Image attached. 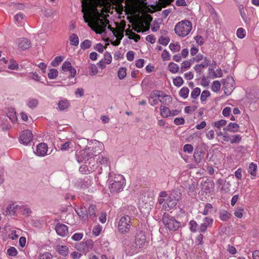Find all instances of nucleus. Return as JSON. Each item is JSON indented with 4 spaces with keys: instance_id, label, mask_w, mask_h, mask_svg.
<instances>
[{
    "instance_id": "1",
    "label": "nucleus",
    "mask_w": 259,
    "mask_h": 259,
    "mask_svg": "<svg viewBox=\"0 0 259 259\" xmlns=\"http://www.w3.org/2000/svg\"><path fill=\"white\" fill-rule=\"evenodd\" d=\"M108 181L111 192L117 193L121 191L125 184V180L122 175L112 172L109 173Z\"/></svg>"
},
{
    "instance_id": "2",
    "label": "nucleus",
    "mask_w": 259,
    "mask_h": 259,
    "mask_svg": "<svg viewBox=\"0 0 259 259\" xmlns=\"http://www.w3.org/2000/svg\"><path fill=\"white\" fill-rule=\"evenodd\" d=\"M192 28V23L189 20H182L176 25L175 32L178 36L185 37L189 34Z\"/></svg>"
},
{
    "instance_id": "3",
    "label": "nucleus",
    "mask_w": 259,
    "mask_h": 259,
    "mask_svg": "<svg viewBox=\"0 0 259 259\" xmlns=\"http://www.w3.org/2000/svg\"><path fill=\"white\" fill-rule=\"evenodd\" d=\"M181 198V194L178 191L170 193L162 205V208L166 211L174 209Z\"/></svg>"
},
{
    "instance_id": "4",
    "label": "nucleus",
    "mask_w": 259,
    "mask_h": 259,
    "mask_svg": "<svg viewBox=\"0 0 259 259\" xmlns=\"http://www.w3.org/2000/svg\"><path fill=\"white\" fill-rule=\"evenodd\" d=\"M162 221L164 225L170 231L176 230L181 226L180 222L167 213L163 214Z\"/></svg>"
},
{
    "instance_id": "5",
    "label": "nucleus",
    "mask_w": 259,
    "mask_h": 259,
    "mask_svg": "<svg viewBox=\"0 0 259 259\" xmlns=\"http://www.w3.org/2000/svg\"><path fill=\"white\" fill-rule=\"evenodd\" d=\"M131 226V219L127 215H122L120 217L118 222V230L122 234L128 233Z\"/></svg>"
},
{
    "instance_id": "6",
    "label": "nucleus",
    "mask_w": 259,
    "mask_h": 259,
    "mask_svg": "<svg viewBox=\"0 0 259 259\" xmlns=\"http://www.w3.org/2000/svg\"><path fill=\"white\" fill-rule=\"evenodd\" d=\"M109 24V21L108 19H103L101 18L96 19L94 22V25L97 29L96 32L99 34L105 32L107 25Z\"/></svg>"
},
{
    "instance_id": "7",
    "label": "nucleus",
    "mask_w": 259,
    "mask_h": 259,
    "mask_svg": "<svg viewBox=\"0 0 259 259\" xmlns=\"http://www.w3.org/2000/svg\"><path fill=\"white\" fill-rule=\"evenodd\" d=\"M223 85L225 94L230 95L235 88V82L233 77L228 76L224 79Z\"/></svg>"
},
{
    "instance_id": "8",
    "label": "nucleus",
    "mask_w": 259,
    "mask_h": 259,
    "mask_svg": "<svg viewBox=\"0 0 259 259\" xmlns=\"http://www.w3.org/2000/svg\"><path fill=\"white\" fill-rule=\"evenodd\" d=\"M92 158L89 149L85 148L76 153V159L77 162L88 161Z\"/></svg>"
},
{
    "instance_id": "9",
    "label": "nucleus",
    "mask_w": 259,
    "mask_h": 259,
    "mask_svg": "<svg viewBox=\"0 0 259 259\" xmlns=\"http://www.w3.org/2000/svg\"><path fill=\"white\" fill-rule=\"evenodd\" d=\"M200 188L202 191L206 193L212 192L214 188V182L210 179L202 180L200 183Z\"/></svg>"
},
{
    "instance_id": "10",
    "label": "nucleus",
    "mask_w": 259,
    "mask_h": 259,
    "mask_svg": "<svg viewBox=\"0 0 259 259\" xmlns=\"http://www.w3.org/2000/svg\"><path fill=\"white\" fill-rule=\"evenodd\" d=\"M146 237L143 234H138L136 236L134 243L135 249L132 251V253H135L138 252V249L143 247L145 242Z\"/></svg>"
},
{
    "instance_id": "11",
    "label": "nucleus",
    "mask_w": 259,
    "mask_h": 259,
    "mask_svg": "<svg viewBox=\"0 0 259 259\" xmlns=\"http://www.w3.org/2000/svg\"><path fill=\"white\" fill-rule=\"evenodd\" d=\"M33 139L32 132L28 130L23 131L20 136V141L22 144L27 145Z\"/></svg>"
},
{
    "instance_id": "12",
    "label": "nucleus",
    "mask_w": 259,
    "mask_h": 259,
    "mask_svg": "<svg viewBox=\"0 0 259 259\" xmlns=\"http://www.w3.org/2000/svg\"><path fill=\"white\" fill-rule=\"evenodd\" d=\"M123 215H127L130 219L136 213V208L132 205H124L120 208Z\"/></svg>"
},
{
    "instance_id": "13",
    "label": "nucleus",
    "mask_w": 259,
    "mask_h": 259,
    "mask_svg": "<svg viewBox=\"0 0 259 259\" xmlns=\"http://www.w3.org/2000/svg\"><path fill=\"white\" fill-rule=\"evenodd\" d=\"M217 185L221 190L225 193H228L230 190L231 184L229 182L223 179H219L216 182Z\"/></svg>"
},
{
    "instance_id": "14",
    "label": "nucleus",
    "mask_w": 259,
    "mask_h": 259,
    "mask_svg": "<svg viewBox=\"0 0 259 259\" xmlns=\"http://www.w3.org/2000/svg\"><path fill=\"white\" fill-rule=\"evenodd\" d=\"M55 230L57 234L61 237L66 236L68 233L67 226L61 223H58L56 225Z\"/></svg>"
},
{
    "instance_id": "15",
    "label": "nucleus",
    "mask_w": 259,
    "mask_h": 259,
    "mask_svg": "<svg viewBox=\"0 0 259 259\" xmlns=\"http://www.w3.org/2000/svg\"><path fill=\"white\" fill-rule=\"evenodd\" d=\"M213 219L210 217H205L199 227L200 232L204 233L206 231L207 228L211 227L213 223Z\"/></svg>"
},
{
    "instance_id": "16",
    "label": "nucleus",
    "mask_w": 259,
    "mask_h": 259,
    "mask_svg": "<svg viewBox=\"0 0 259 259\" xmlns=\"http://www.w3.org/2000/svg\"><path fill=\"white\" fill-rule=\"evenodd\" d=\"M62 70L64 71H69L70 75L69 77H74L76 74V69L73 67L69 61H65L62 66Z\"/></svg>"
},
{
    "instance_id": "17",
    "label": "nucleus",
    "mask_w": 259,
    "mask_h": 259,
    "mask_svg": "<svg viewBox=\"0 0 259 259\" xmlns=\"http://www.w3.org/2000/svg\"><path fill=\"white\" fill-rule=\"evenodd\" d=\"M48 149L47 145L44 143H41L36 146L34 153L39 156H44L47 153Z\"/></svg>"
},
{
    "instance_id": "18",
    "label": "nucleus",
    "mask_w": 259,
    "mask_h": 259,
    "mask_svg": "<svg viewBox=\"0 0 259 259\" xmlns=\"http://www.w3.org/2000/svg\"><path fill=\"white\" fill-rule=\"evenodd\" d=\"M103 148H104V145L102 143L100 142L96 143V144L94 145V147H93L92 150H90L91 154H92V157H97L98 154L102 153L101 151Z\"/></svg>"
},
{
    "instance_id": "19",
    "label": "nucleus",
    "mask_w": 259,
    "mask_h": 259,
    "mask_svg": "<svg viewBox=\"0 0 259 259\" xmlns=\"http://www.w3.org/2000/svg\"><path fill=\"white\" fill-rule=\"evenodd\" d=\"M19 47L23 50L29 49L31 46V42L25 38H21L17 40Z\"/></svg>"
},
{
    "instance_id": "20",
    "label": "nucleus",
    "mask_w": 259,
    "mask_h": 259,
    "mask_svg": "<svg viewBox=\"0 0 259 259\" xmlns=\"http://www.w3.org/2000/svg\"><path fill=\"white\" fill-rule=\"evenodd\" d=\"M20 205L15 203L9 204L7 208V213L9 215H15L19 213Z\"/></svg>"
},
{
    "instance_id": "21",
    "label": "nucleus",
    "mask_w": 259,
    "mask_h": 259,
    "mask_svg": "<svg viewBox=\"0 0 259 259\" xmlns=\"http://www.w3.org/2000/svg\"><path fill=\"white\" fill-rule=\"evenodd\" d=\"M78 215L82 219L85 220L88 218L87 209L85 206H80L75 209Z\"/></svg>"
},
{
    "instance_id": "22",
    "label": "nucleus",
    "mask_w": 259,
    "mask_h": 259,
    "mask_svg": "<svg viewBox=\"0 0 259 259\" xmlns=\"http://www.w3.org/2000/svg\"><path fill=\"white\" fill-rule=\"evenodd\" d=\"M7 115L12 122L15 123L17 121L16 112L15 109L13 108H8L7 111Z\"/></svg>"
},
{
    "instance_id": "23",
    "label": "nucleus",
    "mask_w": 259,
    "mask_h": 259,
    "mask_svg": "<svg viewBox=\"0 0 259 259\" xmlns=\"http://www.w3.org/2000/svg\"><path fill=\"white\" fill-rule=\"evenodd\" d=\"M159 101L165 105H168L172 101V98L170 96L163 93L162 96L159 98Z\"/></svg>"
},
{
    "instance_id": "24",
    "label": "nucleus",
    "mask_w": 259,
    "mask_h": 259,
    "mask_svg": "<svg viewBox=\"0 0 259 259\" xmlns=\"http://www.w3.org/2000/svg\"><path fill=\"white\" fill-rule=\"evenodd\" d=\"M257 170V165L254 163H250L248 166V172L253 176L251 178L253 179L256 175V171Z\"/></svg>"
},
{
    "instance_id": "25",
    "label": "nucleus",
    "mask_w": 259,
    "mask_h": 259,
    "mask_svg": "<svg viewBox=\"0 0 259 259\" xmlns=\"http://www.w3.org/2000/svg\"><path fill=\"white\" fill-rule=\"evenodd\" d=\"M94 160H96L97 162H107L109 158L105 153L102 152L98 154L97 157H94Z\"/></svg>"
},
{
    "instance_id": "26",
    "label": "nucleus",
    "mask_w": 259,
    "mask_h": 259,
    "mask_svg": "<svg viewBox=\"0 0 259 259\" xmlns=\"http://www.w3.org/2000/svg\"><path fill=\"white\" fill-rule=\"evenodd\" d=\"M133 30L138 33L143 32L147 31L149 29V26L145 27L144 24H136L134 26Z\"/></svg>"
},
{
    "instance_id": "27",
    "label": "nucleus",
    "mask_w": 259,
    "mask_h": 259,
    "mask_svg": "<svg viewBox=\"0 0 259 259\" xmlns=\"http://www.w3.org/2000/svg\"><path fill=\"white\" fill-rule=\"evenodd\" d=\"M219 217L223 221H227L231 218V214L226 210H222L219 212Z\"/></svg>"
},
{
    "instance_id": "28",
    "label": "nucleus",
    "mask_w": 259,
    "mask_h": 259,
    "mask_svg": "<svg viewBox=\"0 0 259 259\" xmlns=\"http://www.w3.org/2000/svg\"><path fill=\"white\" fill-rule=\"evenodd\" d=\"M160 114L163 118H167L170 116L171 111L165 106H161L160 107Z\"/></svg>"
},
{
    "instance_id": "29",
    "label": "nucleus",
    "mask_w": 259,
    "mask_h": 259,
    "mask_svg": "<svg viewBox=\"0 0 259 259\" xmlns=\"http://www.w3.org/2000/svg\"><path fill=\"white\" fill-rule=\"evenodd\" d=\"M58 251L60 255L63 256H66L69 253L68 247L66 245L59 246L58 247Z\"/></svg>"
},
{
    "instance_id": "30",
    "label": "nucleus",
    "mask_w": 259,
    "mask_h": 259,
    "mask_svg": "<svg viewBox=\"0 0 259 259\" xmlns=\"http://www.w3.org/2000/svg\"><path fill=\"white\" fill-rule=\"evenodd\" d=\"M88 217L89 216L90 218H93L96 216V207L94 204L90 205L87 210Z\"/></svg>"
},
{
    "instance_id": "31",
    "label": "nucleus",
    "mask_w": 259,
    "mask_h": 259,
    "mask_svg": "<svg viewBox=\"0 0 259 259\" xmlns=\"http://www.w3.org/2000/svg\"><path fill=\"white\" fill-rule=\"evenodd\" d=\"M168 68L169 71L172 73H176L179 71V67L178 64L170 62L168 65Z\"/></svg>"
},
{
    "instance_id": "32",
    "label": "nucleus",
    "mask_w": 259,
    "mask_h": 259,
    "mask_svg": "<svg viewBox=\"0 0 259 259\" xmlns=\"http://www.w3.org/2000/svg\"><path fill=\"white\" fill-rule=\"evenodd\" d=\"M0 126L2 127L3 131H6L10 129L11 125L8 123L7 119L3 118L0 119Z\"/></svg>"
},
{
    "instance_id": "33",
    "label": "nucleus",
    "mask_w": 259,
    "mask_h": 259,
    "mask_svg": "<svg viewBox=\"0 0 259 259\" xmlns=\"http://www.w3.org/2000/svg\"><path fill=\"white\" fill-rule=\"evenodd\" d=\"M19 213L25 215L31 213L30 208L26 205H20Z\"/></svg>"
},
{
    "instance_id": "34",
    "label": "nucleus",
    "mask_w": 259,
    "mask_h": 259,
    "mask_svg": "<svg viewBox=\"0 0 259 259\" xmlns=\"http://www.w3.org/2000/svg\"><path fill=\"white\" fill-rule=\"evenodd\" d=\"M79 170L80 172L83 174H87L93 171L92 168L91 167L89 168L88 165H87V163H84L82 164L80 166Z\"/></svg>"
},
{
    "instance_id": "35",
    "label": "nucleus",
    "mask_w": 259,
    "mask_h": 259,
    "mask_svg": "<svg viewBox=\"0 0 259 259\" xmlns=\"http://www.w3.org/2000/svg\"><path fill=\"white\" fill-rule=\"evenodd\" d=\"M69 40L72 46H77L79 44V39L76 34L72 33L69 37Z\"/></svg>"
},
{
    "instance_id": "36",
    "label": "nucleus",
    "mask_w": 259,
    "mask_h": 259,
    "mask_svg": "<svg viewBox=\"0 0 259 259\" xmlns=\"http://www.w3.org/2000/svg\"><path fill=\"white\" fill-rule=\"evenodd\" d=\"M69 104L66 99H63L60 101L58 104V107L60 110H63L67 109Z\"/></svg>"
},
{
    "instance_id": "37",
    "label": "nucleus",
    "mask_w": 259,
    "mask_h": 259,
    "mask_svg": "<svg viewBox=\"0 0 259 259\" xmlns=\"http://www.w3.org/2000/svg\"><path fill=\"white\" fill-rule=\"evenodd\" d=\"M38 100L36 99L32 98H29L27 102V105L31 108H34L36 107V106L38 105Z\"/></svg>"
},
{
    "instance_id": "38",
    "label": "nucleus",
    "mask_w": 259,
    "mask_h": 259,
    "mask_svg": "<svg viewBox=\"0 0 259 259\" xmlns=\"http://www.w3.org/2000/svg\"><path fill=\"white\" fill-rule=\"evenodd\" d=\"M229 132L231 133L237 132L239 130V126L236 123L230 122L228 124Z\"/></svg>"
},
{
    "instance_id": "39",
    "label": "nucleus",
    "mask_w": 259,
    "mask_h": 259,
    "mask_svg": "<svg viewBox=\"0 0 259 259\" xmlns=\"http://www.w3.org/2000/svg\"><path fill=\"white\" fill-rule=\"evenodd\" d=\"M227 124V121L225 119H221L215 121L212 123V125L217 128L220 129L222 127L225 126Z\"/></svg>"
},
{
    "instance_id": "40",
    "label": "nucleus",
    "mask_w": 259,
    "mask_h": 259,
    "mask_svg": "<svg viewBox=\"0 0 259 259\" xmlns=\"http://www.w3.org/2000/svg\"><path fill=\"white\" fill-rule=\"evenodd\" d=\"M20 230H13L11 231V233L9 234V238L12 240H15L18 238L20 232Z\"/></svg>"
},
{
    "instance_id": "41",
    "label": "nucleus",
    "mask_w": 259,
    "mask_h": 259,
    "mask_svg": "<svg viewBox=\"0 0 259 259\" xmlns=\"http://www.w3.org/2000/svg\"><path fill=\"white\" fill-rule=\"evenodd\" d=\"M189 92V90L187 87H183L181 89L179 92V95L182 98L186 99L188 96Z\"/></svg>"
},
{
    "instance_id": "42",
    "label": "nucleus",
    "mask_w": 259,
    "mask_h": 259,
    "mask_svg": "<svg viewBox=\"0 0 259 259\" xmlns=\"http://www.w3.org/2000/svg\"><path fill=\"white\" fill-rule=\"evenodd\" d=\"M73 147L71 142H67L61 145L60 150L62 151H68L69 149Z\"/></svg>"
},
{
    "instance_id": "43",
    "label": "nucleus",
    "mask_w": 259,
    "mask_h": 259,
    "mask_svg": "<svg viewBox=\"0 0 259 259\" xmlns=\"http://www.w3.org/2000/svg\"><path fill=\"white\" fill-rule=\"evenodd\" d=\"M248 97L251 102L255 103L259 99V94L254 92L250 93L249 94Z\"/></svg>"
},
{
    "instance_id": "44",
    "label": "nucleus",
    "mask_w": 259,
    "mask_h": 259,
    "mask_svg": "<svg viewBox=\"0 0 259 259\" xmlns=\"http://www.w3.org/2000/svg\"><path fill=\"white\" fill-rule=\"evenodd\" d=\"M163 92L160 91L156 90L151 92L150 95V99H156V98H160L163 94Z\"/></svg>"
},
{
    "instance_id": "45",
    "label": "nucleus",
    "mask_w": 259,
    "mask_h": 259,
    "mask_svg": "<svg viewBox=\"0 0 259 259\" xmlns=\"http://www.w3.org/2000/svg\"><path fill=\"white\" fill-rule=\"evenodd\" d=\"M191 67V63L188 61H185L181 64L180 73H183L185 69H189Z\"/></svg>"
},
{
    "instance_id": "46",
    "label": "nucleus",
    "mask_w": 259,
    "mask_h": 259,
    "mask_svg": "<svg viewBox=\"0 0 259 259\" xmlns=\"http://www.w3.org/2000/svg\"><path fill=\"white\" fill-rule=\"evenodd\" d=\"M212 209V205L210 203H206L204 206V209L200 212L203 215H207L209 211Z\"/></svg>"
},
{
    "instance_id": "47",
    "label": "nucleus",
    "mask_w": 259,
    "mask_h": 259,
    "mask_svg": "<svg viewBox=\"0 0 259 259\" xmlns=\"http://www.w3.org/2000/svg\"><path fill=\"white\" fill-rule=\"evenodd\" d=\"M9 69L11 70H18L19 69V65L14 60H11L8 66Z\"/></svg>"
},
{
    "instance_id": "48",
    "label": "nucleus",
    "mask_w": 259,
    "mask_h": 259,
    "mask_svg": "<svg viewBox=\"0 0 259 259\" xmlns=\"http://www.w3.org/2000/svg\"><path fill=\"white\" fill-rule=\"evenodd\" d=\"M241 141V137L239 135L232 136L230 138V142L231 144L238 143Z\"/></svg>"
},
{
    "instance_id": "49",
    "label": "nucleus",
    "mask_w": 259,
    "mask_h": 259,
    "mask_svg": "<svg viewBox=\"0 0 259 259\" xmlns=\"http://www.w3.org/2000/svg\"><path fill=\"white\" fill-rule=\"evenodd\" d=\"M58 74V72L56 69H51L50 70L48 76L50 79H55L57 77Z\"/></svg>"
},
{
    "instance_id": "50",
    "label": "nucleus",
    "mask_w": 259,
    "mask_h": 259,
    "mask_svg": "<svg viewBox=\"0 0 259 259\" xmlns=\"http://www.w3.org/2000/svg\"><path fill=\"white\" fill-rule=\"evenodd\" d=\"M92 46V41L89 39L84 40L80 44V48L82 49L85 50L90 48Z\"/></svg>"
},
{
    "instance_id": "51",
    "label": "nucleus",
    "mask_w": 259,
    "mask_h": 259,
    "mask_svg": "<svg viewBox=\"0 0 259 259\" xmlns=\"http://www.w3.org/2000/svg\"><path fill=\"white\" fill-rule=\"evenodd\" d=\"M126 68L125 67H121L118 71V76L120 79H123L126 75Z\"/></svg>"
},
{
    "instance_id": "52",
    "label": "nucleus",
    "mask_w": 259,
    "mask_h": 259,
    "mask_svg": "<svg viewBox=\"0 0 259 259\" xmlns=\"http://www.w3.org/2000/svg\"><path fill=\"white\" fill-rule=\"evenodd\" d=\"M170 50L173 52H177L180 50L181 47L179 44H170L169 46Z\"/></svg>"
},
{
    "instance_id": "53",
    "label": "nucleus",
    "mask_w": 259,
    "mask_h": 259,
    "mask_svg": "<svg viewBox=\"0 0 259 259\" xmlns=\"http://www.w3.org/2000/svg\"><path fill=\"white\" fill-rule=\"evenodd\" d=\"M184 81L183 78L180 76H178L174 79L173 83L175 85L180 87L183 84Z\"/></svg>"
},
{
    "instance_id": "54",
    "label": "nucleus",
    "mask_w": 259,
    "mask_h": 259,
    "mask_svg": "<svg viewBox=\"0 0 259 259\" xmlns=\"http://www.w3.org/2000/svg\"><path fill=\"white\" fill-rule=\"evenodd\" d=\"M200 89L199 88H195L191 93V97L193 99H196L200 94Z\"/></svg>"
},
{
    "instance_id": "55",
    "label": "nucleus",
    "mask_w": 259,
    "mask_h": 259,
    "mask_svg": "<svg viewBox=\"0 0 259 259\" xmlns=\"http://www.w3.org/2000/svg\"><path fill=\"white\" fill-rule=\"evenodd\" d=\"M220 89H221L220 82L218 80H215V81H213L212 87H211L212 90L215 92H218L220 90Z\"/></svg>"
},
{
    "instance_id": "56",
    "label": "nucleus",
    "mask_w": 259,
    "mask_h": 259,
    "mask_svg": "<svg viewBox=\"0 0 259 259\" xmlns=\"http://www.w3.org/2000/svg\"><path fill=\"white\" fill-rule=\"evenodd\" d=\"M236 34L238 38H243L246 35L245 31L242 28H239L237 30Z\"/></svg>"
},
{
    "instance_id": "57",
    "label": "nucleus",
    "mask_w": 259,
    "mask_h": 259,
    "mask_svg": "<svg viewBox=\"0 0 259 259\" xmlns=\"http://www.w3.org/2000/svg\"><path fill=\"white\" fill-rule=\"evenodd\" d=\"M169 41L170 39L168 37H164L163 36H161L158 40L159 42L164 46H166Z\"/></svg>"
},
{
    "instance_id": "58",
    "label": "nucleus",
    "mask_w": 259,
    "mask_h": 259,
    "mask_svg": "<svg viewBox=\"0 0 259 259\" xmlns=\"http://www.w3.org/2000/svg\"><path fill=\"white\" fill-rule=\"evenodd\" d=\"M190 229L193 232H196L197 231V228L198 224L195 221L191 220L190 223Z\"/></svg>"
},
{
    "instance_id": "59",
    "label": "nucleus",
    "mask_w": 259,
    "mask_h": 259,
    "mask_svg": "<svg viewBox=\"0 0 259 259\" xmlns=\"http://www.w3.org/2000/svg\"><path fill=\"white\" fill-rule=\"evenodd\" d=\"M210 95V93L208 90H204L202 92L200 96V100L201 102L206 101L207 97Z\"/></svg>"
},
{
    "instance_id": "60",
    "label": "nucleus",
    "mask_w": 259,
    "mask_h": 259,
    "mask_svg": "<svg viewBox=\"0 0 259 259\" xmlns=\"http://www.w3.org/2000/svg\"><path fill=\"white\" fill-rule=\"evenodd\" d=\"M24 15L22 13H18L14 16V19L18 24L22 23Z\"/></svg>"
},
{
    "instance_id": "61",
    "label": "nucleus",
    "mask_w": 259,
    "mask_h": 259,
    "mask_svg": "<svg viewBox=\"0 0 259 259\" xmlns=\"http://www.w3.org/2000/svg\"><path fill=\"white\" fill-rule=\"evenodd\" d=\"M63 60V58L61 56L56 57L55 59L52 61L51 65L56 67L58 66L60 63H61Z\"/></svg>"
},
{
    "instance_id": "62",
    "label": "nucleus",
    "mask_w": 259,
    "mask_h": 259,
    "mask_svg": "<svg viewBox=\"0 0 259 259\" xmlns=\"http://www.w3.org/2000/svg\"><path fill=\"white\" fill-rule=\"evenodd\" d=\"M193 150V147L191 144H186L183 147V151L185 152H187L189 154H191Z\"/></svg>"
},
{
    "instance_id": "63",
    "label": "nucleus",
    "mask_w": 259,
    "mask_h": 259,
    "mask_svg": "<svg viewBox=\"0 0 259 259\" xmlns=\"http://www.w3.org/2000/svg\"><path fill=\"white\" fill-rule=\"evenodd\" d=\"M7 253L10 256H15L17 254L18 251L14 247H11L7 250Z\"/></svg>"
},
{
    "instance_id": "64",
    "label": "nucleus",
    "mask_w": 259,
    "mask_h": 259,
    "mask_svg": "<svg viewBox=\"0 0 259 259\" xmlns=\"http://www.w3.org/2000/svg\"><path fill=\"white\" fill-rule=\"evenodd\" d=\"M52 255L48 252H45L42 254H40L38 259H52Z\"/></svg>"
}]
</instances>
